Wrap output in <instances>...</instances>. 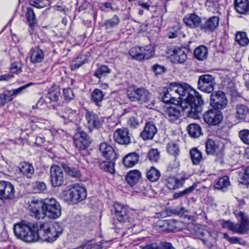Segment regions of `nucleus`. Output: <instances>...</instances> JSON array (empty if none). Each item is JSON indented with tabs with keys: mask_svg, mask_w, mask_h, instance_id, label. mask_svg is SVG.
Wrapping results in <instances>:
<instances>
[{
	"mask_svg": "<svg viewBox=\"0 0 249 249\" xmlns=\"http://www.w3.org/2000/svg\"><path fill=\"white\" fill-rule=\"evenodd\" d=\"M163 102L174 103L176 99L180 102L184 116L198 119L202 112L204 101L201 95L189 84L184 83H172L163 88L160 93Z\"/></svg>",
	"mask_w": 249,
	"mask_h": 249,
	"instance_id": "1",
	"label": "nucleus"
},
{
	"mask_svg": "<svg viewBox=\"0 0 249 249\" xmlns=\"http://www.w3.org/2000/svg\"><path fill=\"white\" fill-rule=\"evenodd\" d=\"M63 230L58 223L50 227L48 223L21 222L14 225L16 236L26 242L38 241L53 243L62 233Z\"/></svg>",
	"mask_w": 249,
	"mask_h": 249,
	"instance_id": "2",
	"label": "nucleus"
},
{
	"mask_svg": "<svg viewBox=\"0 0 249 249\" xmlns=\"http://www.w3.org/2000/svg\"><path fill=\"white\" fill-rule=\"evenodd\" d=\"M29 210L31 215L37 219H43L46 216L56 219L61 214V206L53 198H47L42 201L33 198L29 202Z\"/></svg>",
	"mask_w": 249,
	"mask_h": 249,
	"instance_id": "3",
	"label": "nucleus"
},
{
	"mask_svg": "<svg viewBox=\"0 0 249 249\" xmlns=\"http://www.w3.org/2000/svg\"><path fill=\"white\" fill-rule=\"evenodd\" d=\"M62 195L65 201L74 204L86 198L87 192L84 187L74 184L69 189L64 191Z\"/></svg>",
	"mask_w": 249,
	"mask_h": 249,
	"instance_id": "4",
	"label": "nucleus"
},
{
	"mask_svg": "<svg viewBox=\"0 0 249 249\" xmlns=\"http://www.w3.org/2000/svg\"><path fill=\"white\" fill-rule=\"evenodd\" d=\"M127 98L131 101H139L141 103L149 101L150 93L144 88L136 87H129L126 91Z\"/></svg>",
	"mask_w": 249,
	"mask_h": 249,
	"instance_id": "5",
	"label": "nucleus"
},
{
	"mask_svg": "<svg viewBox=\"0 0 249 249\" xmlns=\"http://www.w3.org/2000/svg\"><path fill=\"white\" fill-rule=\"evenodd\" d=\"M114 210L115 217L120 223L126 225L132 221L130 211L127 206L116 202L114 204Z\"/></svg>",
	"mask_w": 249,
	"mask_h": 249,
	"instance_id": "6",
	"label": "nucleus"
},
{
	"mask_svg": "<svg viewBox=\"0 0 249 249\" xmlns=\"http://www.w3.org/2000/svg\"><path fill=\"white\" fill-rule=\"evenodd\" d=\"M198 89L206 93H211L215 85L214 77L210 74H203L199 77L197 82Z\"/></svg>",
	"mask_w": 249,
	"mask_h": 249,
	"instance_id": "7",
	"label": "nucleus"
},
{
	"mask_svg": "<svg viewBox=\"0 0 249 249\" xmlns=\"http://www.w3.org/2000/svg\"><path fill=\"white\" fill-rule=\"evenodd\" d=\"M50 180L53 187H60L64 182V174L63 169L56 165L51 166L50 170Z\"/></svg>",
	"mask_w": 249,
	"mask_h": 249,
	"instance_id": "8",
	"label": "nucleus"
},
{
	"mask_svg": "<svg viewBox=\"0 0 249 249\" xmlns=\"http://www.w3.org/2000/svg\"><path fill=\"white\" fill-rule=\"evenodd\" d=\"M171 61L175 64H183L187 59V50L184 48L175 47L168 50Z\"/></svg>",
	"mask_w": 249,
	"mask_h": 249,
	"instance_id": "9",
	"label": "nucleus"
},
{
	"mask_svg": "<svg viewBox=\"0 0 249 249\" xmlns=\"http://www.w3.org/2000/svg\"><path fill=\"white\" fill-rule=\"evenodd\" d=\"M227 103L228 100L223 92L218 91L211 95L210 105L213 108L217 110L223 109L226 107Z\"/></svg>",
	"mask_w": 249,
	"mask_h": 249,
	"instance_id": "10",
	"label": "nucleus"
},
{
	"mask_svg": "<svg viewBox=\"0 0 249 249\" xmlns=\"http://www.w3.org/2000/svg\"><path fill=\"white\" fill-rule=\"evenodd\" d=\"M235 215L240 221V223L235 224L234 232L239 234H244L249 230V219L242 212L236 211Z\"/></svg>",
	"mask_w": 249,
	"mask_h": 249,
	"instance_id": "11",
	"label": "nucleus"
},
{
	"mask_svg": "<svg viewBox=\"0 0 249 249\" xmlns=\"http://www.w3.org/2000/svg\"><path fill=\"white\" fill-rule=\"evenodd\" d=\"M205 122L209 125H216L220 123L223 119L222 114L215 109H209L203 114Z\"/></svg>",
	"mask_w": 249,
	"mask_h": 249,
	"instance_id": "12",
	"label": "nucleus"
},
{
	"mask_svg": "<svg viewBox=\"0 0 249 249\" xmlns=\"http://www.w3.org/2000/svg\"><path fill=\"white\" fill-rule=\"evenodd\" d=\"M15 189L12 184L8 181H0V200H6L14 197Z\"/></svg>",
	"mask_w": 249,
	"mask_h": 249,
	"instance_id": "13",
	"label": "nucleus"
},
{
	"mask_svg": "<svg viewBox=\"0 0 249 249\" xmlns=\"http://www.w3.org/2000/svg\"><path fill=\"white\" fill-rule=\"evenodd\" d=\"M73 142L75 147L80 150L86 149L90 143L89 136L84 132L76 133L73 137Z\"/></svg>",
	"mask_w": 249,
	"mask_h": 249,
	"instance_id": "14",
	"label": "nucleus"
},
{
	"mask_svg": "<svg viewBox=\"0 0 249 249\" xmlns=\"http://www.w3.org/2000/svg\"><path fill=\"white\" fill-rule=\"evenodd\" d=\"M219 18L218 17L213 16L207 19L202 20L200 29L205 33H210L214 31L218 26Z\"/></svg>",
	"mask_w": 249,
	"mask_h": 249,
	"instance_id": "15",
	"label": "nucleus"
},
{
	"mask_svg": "<svg viewBox=\"0 0 249 249\" xmlns=\"http://www.w3.org/2000/svg\"><path fill=\"white\" fill-rule=\"evenodd\" d=\"M223 147L222 144H217L213 140L210 139H208L205 143L206 151L208 154H216L217 156H219L220 158H222L223 156L222 152Z\"/></svg>",
	"mask_w": 249,
	"mask_h": 249,
	"instance_id": "16",
	"label": "nucleus"
},
{
	"mask_svg": "<svg viewBox=\"0 0 249 249\" xmlns=\"http://www.w3.org/2000/svg\"><path fill=\"white\" fill-rule=\"evenodd\" d=\"M114 138L117 142L121 144L127 145L130 143L129 133L126 128H122L116 130L114 133Z\"/></svg>",
	"mask_w": 249,
	"mask_h": 249,
	"instance_id": "17",
	"label": "nucleus"
},
{
	"mask_svg": "<svg viewBox=\"0 0 249 249\" xmlns=\"http://www.w3.org/2000/svg\"><path fill=\"white\" fill-rule=\"evenodd\" d=\"M99 150L102 157L106 160H116L117 154L112 146L106 142H102L99 146Z\"/></svg>",
	"mask_w": 249,
	"mask_h": 249,
	"instance_id": "18",
	"label": "nucleus"
},
{
	"mask_svg": "<svg viewBox=\"0 0 249 249\" xmlns=\"http://www.w3.org/2000/svg\"><path fill=\"white\" fill-rule=\"evenodd\" d=\"M185 178H182L179 179L174 175H167L164 180L166 186L170 190H174L181 187L185 181Z\"/></svg>",
	"mask_w": 249,
	"mask_h": 249,
	"instance_id": "19",
	"label": "nucleus"
},
{
	"mask_svg": "<svg viewBox=\"0 0 249 249\" xmlns=\"http://www.w3.org/2000/svg\"><path fill=\"white\" fill-rule=\"evenodd\" d=\"M87 126L91 131L94 128L98 129L101 126V121L93 112L88 111L86 114Z\"/></svg>",
	"mask_w": 249,
	"mask_h": 249,
	"instance_id": "20",
	"label": "nucleus"
},
{
	"mask_svg": "<svg viewBox=\"0 0 249 249\" xmlns=\"http://www.w3.org/2000/svg\"><path fill=\"white\" fill-rule=\"evenodd\" d=\"M235 117L244 122L249 121V107L247 106L238 104L235 107Z\"/></svg>",
	"mask_w": 249,
	"mask_h": 249,
	"instance_id": "21",
	"label": "nucleus"
},
{
	"mask_svg": "<svg viewBox=\"0 0 249 249\" xmlns=\"http://www.w3.org/2000/svg\"><path fill=\"white\" fill-rule=\"evenodd\" d=\"M30 61L33 64H37L43 61L45 57L44 52L39 47L33 48L28 53Z\"/></svg>",
	"mask_w": 249,
	"mask_h": 249,
	"instance_id": "22",
	"label": "nucleus"
},
{
	"mask_svg": "<svg viewBox=\"0 0 249 249\" xmlns=\"http://www.w3.org/2000/svg\"><path fill=\"white\" fill-rule=\"evenodd\" d=\"M157 132V129L155 125L153 123L148 122L145 124L141 136L144 140H152Z\"/></svg>",
	"mask_w": 249,
	"mask_h": 249,
	"instance_id": "23",
	"label": "nucleus"
},
{
	"mask_svg": "<svg viewBox=\"0 0 249 249\" xmlns=\"http://www.w3.org/2000/svg\"><path fill=\"white\" fill-rule=\"evenodd\" d=\"M202 20V19L195 14H188L183 19L184 23L187 26L193 28L200 27Z\"/></svg>",
	"mask_w": 249,
	"mask_h": 249,
	"instance_id": "24",
	"label": "nucleus"
},
{
	"mask_svg": "<svg viewBox=\"0 0 249 249\" xmlns=\"http://www.w3.org/2000/svg\"><path fill=\"white\" fill-rule=\"evenodd\" d=\"M165 117L171 122H174L178 120L180 116L179 109L175 107H167L163 113Z\"/></svg>",
	"mask_w": 249,
	"mask_h": 249,
	"instance_id": "25",
	"label": "nucleus"
},
{
	"mask_svg": "<svg viewBox=\"0 0 249 249\" xmlns=\"http://www.w3.org/2000/svg\"><path fill=\"white\" fill-rule=\"evenodd\" d=\"M62 167L65 172L70 176L79 178L81 176V172L77 166H73L71 163H63Z\"/></svg>",
	"mask_w": 249,
	"mask_h": 249,
	"instance_id": "26",
	"label": "nucleus"
},
{
	"mask_svg": "<svg viewBox=\"0 0 249 249\" xmlns=\"http://www.w3.org/2000/svg\"><path fill=\"white\" fill-rule=\"evenodd\" d=\"M234 7L238 13L246 14L249 11V0H234Z\"/></svg>",
	"mask_w": 249,
	"mask_h": 249,
	"instance_id": "27",
	"label": "nucleus"
},
{
	"mask_svg": "<svg viewBox=\"0 0 249 249\" xmlns=\"http://www.w3.org/2000/svg\"><path fill=\"white\" fill-rule=\"evenodd\" d=\"M60 97V89L56 85L51 87L47 94L46 97L49 99L50 102H57Z\"/></svg>",
	"mask_w": 249,
	"mask_h": 249,
	"instance_id": "28",
	"label": "nucleus"
},
{
	"mask_svg": "<svg viewBox=\"0 0 249 249\" xmlns=\"http://www.w3.org/2000/svg\"><path fill=\"white\" fill-rule=\"evenodd\" d=\"M139 156L136 153H131L125 156L123 159V163L126 167H132L138 163Z\"/></svg>",
	"mask_w": 249,
	"mask_h": 249,
	"instance_id": "29",
	"label": "nucleus"
},
{
	"mask_svg": "<svg viewBox=\"0 0 249 249\" xmlns=\"http://www.w3.org/2000/svg\"><path fill=\"white\" fill-rule=\"evenodd\" d=\"M19 170L21 173L28 178H31L34 173L33 166L27 162H21L19 167Z\"/></svg>",
	"mask_w": 249,
	"mask_h": 249,
	"instance_id": "30",
	"label": "nucleus"
},
{
	"mask_svg": "<svg viewBox=\"0 0 249 249\" xmlns=\"http://www.w3.org/2000/svg\"><path fill=\"white\" fill-rule=\"evenodd\" d=\"M141 177L140 172L137 170L129 171L126 176L127 182L131 186L135 185Z\"/></svg>",
	"mask_w": 249,
	"mask_h": 249,
	"instance_id": "31",
	"label": "nucleus"
},
{
	"mask_svg": "<svg viewBox=\"0 0 249 249\" xmlns=\"http://www.w3.org/2000/svg\"><path fill=\"white\" fill-rule=\"evenodd\" d=\"M105 96L104 92L99 89H95L91 93V101L97 106H100Z\"/></svg>",
	"mask_w": 249,
	"mask_h": 249,
	"instance_id": "32",
	"label": "nucleus"
},
{
	"mask_svg": "<svg viewBox=\"0 0 249 249\" xmlns=\"http://www.w3.org/2000/svg\"><path fill=\"white\" fill-rule=\"evenodd\" d=\"M194 54L195 58L201 61L204 60L208 56V49L205 46L201 45L195 50Z\"/></svg>",
	"mask_w": 249,
	"mask_h": 249,
	"instance_id": "33",
	"label": "nucleus"
},
{
	"mask_svg": "<svg viewBox=\"0 0 249 249\" xmlns=\"http://www.w3.org/2000/svg\"><path fill=\"white\" fill-rule=\"evenodd\" d=\"M106 161L100 163L99 166L100 168L106 172H107L111 174L115 173V161L116 160H106Z\"/></svg>",
	"mask_w": 249,
	"mask_h": 249,
	"instance_id": "34",
	"label": "nucleus"
},
{
	"mask_svg": "<svg viewBox=\"0 0 249 249\" xmlns=\"http://www.w3.org/2000/svg\"><path fill=\"white\" fill-rule=\"evenodd\" d=\"M26 18L29 26L31 30H34V28L37 23V19L34 11L32 8H28L26 12Z\"/></svg>",
	"mask_w": 249,
	"mask_h": 249,
	"instance_id": "35",
	"label": "nucleus"
},
{
	"mask_svg": "<svg viewBox=\"0 0 249 249\" xmlns=\"http://www.w3.org/2000/svg\"><path fill=\"white\" fill-rule=\"evenodd\" d=\"M189 134L193 138H196L202 134L201 127L196 124H189L187 127Z\"/></svg>",
	"mask_w": 249,
	"mask_h": 249,
	"instance_id": "36",
	"label": "nucleus"
},
{
	"mask_svg": "<svg viewBox=\"0 0 249 249\" xmlns=\"http://www.w3.org/2000/svg\"><path fill=\"white\" fill-rule=\"evenodd\" d=\"M88 61L87 56L85 55H79L73 59L71 64V68L72 71H76L82 65L85 64Z\"/></svg>",
	"mask_w": 249,
	"mask_h": 249,
	"instance_id": "37",
	"label": "nucleus"
},
{
	"mask_svg": "<svg viewBox=\"0 0 249 249\" xmlns=\"http://www.w3.org/2000/svg\"><path fill=\"white\" fill-rule=\"evenodd\" d=\"M190 157L193 164H199L203 160L201 152L196 148H194L190 150Z\"/></svg>",
	"mask_w": 249,
	"mask_h": 249,
	"instance_id": "38",
	"label": "nucleus"
},
{
	"mask_svg": "<svg viewBox=\"0 0 249 249\" xmlns=\"http://www.w3.org/2000/svg\"><path fill=\"white\" fill-rule=\"evenodd\" d=\"M146 174L147 179L151 182L157 181L160 176V172L154 167L147 169Z\"/></svg>",
	"mask_w": 249,
	"mask_h": 249,
	"instance_id": "39",
	"label": "nucleus"
},
{
	"mask_svg": "<svg viewBox=\"0 0 249 249\" xmlns=\"http://www.w3.org/2000/svg\"><path fill=\"white\" fill-rule=\"evenodd\" d=\"M179 162L175 159L174 160L171 161L167 167V174L169 175L175 176L179 170Z\"/></svg>",
	"mask_w": 249,
	"mask_h": 249,
	"instance_id": "40",
	"label": "nucleus"
},
{
	"mask_svg": "<svg viewBox=\"0 0 249 249\" xmlns=\"http://www.w3.org/2000/svg\"><path fill=\"white\" fill-rule=\"evenodd\" d=\"M63 112L60 113V116L65 119L72 121L76 116V112L75 110L68 107H65L63 109Z\"/></svg>",
	"mask_w": 249,
	"mask_h": 249,
	"instance_id": "41",
	"label": "nucleus"
},
{
	"mask_svg": "<svg viewBox=\"0 0 249 249\" xmlns=\"http://www.w3.org/2000/svg\"><path fill=\"white\" fill-rule=\"evenodd\" d=\"M235 41L241 46H245L249 43L247 34L244 32H238L235 36Z\"/></svg>",
	"mask_w": 249,
	"mask_h": 249,
	"instance_id": "42",
	"label": "nucleus"
},
{
	"mask_svg": "<svg viewBox=\"0 0 249 249\" xmlns=\"http://www.w3.org/2000/svg\"><path fill=\"white\" fill-rule=\"evenodd\" d=\"M230 185L229 178L227 176H224L218 179L214 184V188L219 190H223Z\"/></svg>",
	"mask_w": 249,
	"mask_h": 249,
	"instance_id": "43",
	"label": "nucleus"
},
{
	"mask_svg": "<svg viewBox=\"0 0 249 249\" xmlns=\"http://www.w3.org/2000/svg\"><path fill=\"white\" fill-rule=\"evenodd\" d=\"M110 72V70L106 65H101L99 66L94 73V76L101 78L102 77L106 76Z\"/></svg>",
	"mask_w": 249,
	"mask_h": 249,
	"instance_id": "44",
	"label": "nucleus"
},
{
	"mask_svg": "<svg viewBox=\"0 0 249 249\" xmlns=\"http://www.w3.org/2000/svg\"><path fill=\"white\" fill-rule=\"evenodd\" d=\"M238 181L243 184H249V166L245 168L242 172L239 173Z\"/></svg>",
	"mask_w": 249,
	"mask_h": 249,
	"instance_id": "45",
	"label": "nucleus"
},
{
	"mask_svg": "<svg viewBox=\"0 0 249 249\" xmlns=\"http://www.w3.org/2000/svg\"><path fill=\"white\" fill-rule=\"evenodd\" d=\"M155 54L153 48L151 46H146L142 48V59H148Z\"/></svg>",
	"mask_w": 249,
	"mask_h": 249,
	"instance_id": "46",
	"label": "nucleus"
},
{
	"mask_svg": "<svg viewBox=\"0 0 249 249\" xmlns=\"http://www.w3.org/2000/svg\"><path fill=\"white\" fill-rule=\"evenodd\" d=\"M120 22V18L115 15L112 18L106 20L104 25L106 29H111L117 26Z\"/></svg>",
	"mask_w": 249,
	"mask_h": 249,
	"instance_id": "47",
	"label": "nucleus"
},
{
	"mask_svg": "<svg viewBox=\"0 0 249 249\" xmlns=\"http://www.w3.org/2000/svg\"><path fill=\"white\" fill-rule=\"evenodd\" d=\"M130 55L138 60H142V47H136L132 48L129 51Z\"/></svg>",
	"mask_w": 249,
	"mask_h": 249,
	"instance_id": "48",
	"label": "nucleus"
},
{
	"mask_svg": "<svg viewBox=\"0 0 249 249\" xmlns=\"http://www.w3.org/2000/svg\"><path fill=\"white\" fill-rule=\"evenodd\" d=\"M126 226L129 229H132V232L136 234L139 233L142 230V227L139 223H135L134 218H132V221L130 223L127 224Z\"/></svg>",
	"mask_w": 249,
	"mask_h": 249,
	"instance_id": "49",
	"label": "nucleus"
},
{
	"mask_svg": "<svg viewBox=\"0 0 249 249\" xmlns=\"http://www.w3.org/2000/svg\"><path fill=\"white\" fill-rule=\"evenodd\" d=\"M137 6L139 7L138 14L142 16L144 13V11H148L150 7V4L148 1L143 0H138L137 1Z\"/></svg>",
	"mask_w": 249,
	"mask_h": 249,
	"instance_id": "50",
	"label": "nucleus"
},
{
	"mask_svg": "<svg viewBox=\"0 0 249 249\" xmlns=\"http://www.w3.org/2000/svg\"><path fill=\"white\" fill-rule=\"evenodd\" d=\"M167 150L169 154L174 156L178 155L179 152L178 145L174 142H170L168 144Z\"/></svg>",
	"mask_w": 249,
	"mask_h": 249,
	"instance_id": "51",
	"label": "nucleus"
},
{
	"mask_svg": "<svg viewBox=\"0 0 249 249\" xmlns=\"http://www.w3.org/2000/svg\"><path fill=\"white\" fill-rule=\"evenodd\" d=\"M196 186V185L195 184H194L192 186L185 189L183 191H180L178 193H176L174 195V197L176 199H177L180 197L184 196V195L189 194L194 190Z\"/></svg>",
	"mask_w": 249,
	"mask_h": 249,
	"instance_id": "52",
	"label": "nucleus"
},
{
	"mask_svg": "<svg viewBox=\"0 0 249 249\" xmlns=\"http://www.w3.org/2000/svg\"><path fill=\"white\" fill-rule=\"evenodd\" d=\"M63 91L64 99L67 102H70L74 99V94L71 88H64Z\"/></svg>",
	"mask_w": 249,
	"mask_h": 249,
	"instance_id": "53",
	"label": "nucleus"
},
{
	"mask_svg": "<svg viewBox=\"0 0 249 249\" xmlns=\"http://www.w3.org/2000/svg\"><path fill=\"white\" fill-rule=\"evenodd\" d=\"M173 222L171 221H160L159 222V226L161 228V230L170 232L173 231V229L169 227V225Z\"/></svg>",
	"mask_w": 249,
	"mask_h": 249,
	"instance_id": "54",
	"label": "nucleus"
},
{
	"mask_svg": "<svg viewBox=\"0 0 249 249\" xmlns=\"http://www.w3.org/2000/svg\"><path fill=\"white\" fill-rule=\"evenodd\" d=\"M33 84L32 83H30L27 84L24 86H23L19 88L14 89L11 90H7V92L9 93L10 95V97H12V96H16L19 93H20L23 90H24L26 88L29 87L32 85Z\"/></svg>",
	"mask_w": 249,
	"mask_h": 249,
	"instance_id": "55",
	"label": "nucleus"
},
{
	"mask_svg": "<svg viewBox=\"0 0 249 249\" xmlns=\"http://www.w3.org/2000/svg\"><path fill=\"white\" fill-rule=\"evenodd\" d=\"M205 6L209 11H213L218 7L219 4L217 0H207Z\"/></svg>",
	"mask_w": 249,
	"mask_h": 249,
	"instance_id": "56",
	"label": "nucleus"
},
{
	"mask_svg": "<svg viewBox=\"0 0 249 249\" xmlns=\"http://www.w3.org/2000/svg\"><path fill=\"white\" fill-rule=\"evenodd\" d=\"M239 137L242 141L247 144H249V130L244 129L241 130L239 132Z\"/></svg>",
	"mask_w": 249,
	"mask_h": 249,
	"instance_id": "57",
	"label": "nucleus"
},
{
	"mask_svg": "<svg viewBox=\"0 0 249 249\" xmlns=\"http://www.w3.org/2000/svg\"><path fill=\"white\" fill-rule=\"evenodd\" d=\"M12 99L13 97H10V95L7 90L5 91L3 94H0V107L4 105Z\"/></svg>",
	"mask_w": 249,
	"mask_h": 249,
	"instance_id": "58",
	"label": "nucleus"
},
{
	"mask_svg": "<svg viewBox=\"0 0 249 249\" xmlns=\"http://www.w3.org/2000/svg\"><path fill=\"white\" fill-rule=\"evenodd\" d=\"M33 187L36 192H43L47 188L46 184L40 181H36L33 183Z\"/></svg>",
	"mask_w": 249,
	"mask_h": 249,
	"instance_id": "59",
	"label": "nucleus"
},
{
	"mask_svg": "<svg viewBox=\"0 0 249 249\" xmlns=\"http://www.w3.org/2000/svg\"><path fill=\"white\" fill-rule=\"evenodd\" d=\"M159 153L156 149H152L149 151L148 158L151 161H157L159 159Z\"/></svg>",
	"mask_w": 249,
	"mask_h": 249,
	"instance_id": "60",
	"label": "nucleus"
},
{
	"mask_svg": "<svg viewBox=\"0 0 249 249\" xmlns=\"http://www.w3.org/2000/svg\"><path fill=\"white\" fill-rule=\"evenodd\" d=\"M221 224L223 228L228 229L230 231L234 232L235 224L229 220H221Z\"/></svg>",
	"mask_w": 249,
	"mask_h": 249,
	"instance_id": "61",
	"label": "nucleus"
},
{
	"mask_svg": "<svg viewBox=\"0 0 249 249\" xmlns=\"http://www.w3.org/2000/svg\"><path fill=\"white\" fill-rule=\"evenodd\" d=\"M44 1V0H30L29 4L32 6L40 9L45 6Z\"/></svg>",
	"mask_w": 249,
	"mask_h": 249,
	"instance_id": "62",
	"label": "nucleus"
},
{
	"mask_svg": "<svg viewBox=\"0 0 249 249\" xmlns=\"http://www.w3.org/2000/svg\"><path fill=\"white\" fill-rule=\"evenodd\" d=\"M46 106V102L44 99L43 97L40 98V99L37 101V103L35 105L33 106L32 108L33 109H43L44 108L45 106Z\"/></svg>",
	"mask_w": 249,
	"mask_h": 249,
	"instance_id": "63",
	"label": "nucleus"
},
{
	"mask_svg": "<svg viewBox=\"0 0 249 249\" xmlns=\"http://www.w3.org/2000/svg\"><path fill=\"white\" fill-rule=\"evenodd\" d=\"M157 246L158 249H176L169 242H161Z\"/></svg>",
	"mask_w": 249,
	"mask_h": 249,
	"instance_id": "64",
	"label": "nucleus"
}]
</instances>
